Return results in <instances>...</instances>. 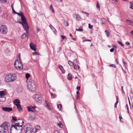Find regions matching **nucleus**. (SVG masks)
I'll return each mask as SVG.
<instances>
[{
  "label": "nucleus",
  "instance_id": "nucleus-62",
  "mask_svg": "<svg viewBox=\"0 0 133 133\" xmlns=\"http://www.w3.org/2000/svg\"><path fill=\"white\" fill-rule=\"evenodd\" d=\"M12 11H13V12H14L15 13V12H16L15 11V10H14V9H12Z\"/></svg>",
  "mask_w": 133,
  "mask_h": 133
},
{
  "label": "nucleus",
  "instance_id": "nucleus-28",
  "mask_svg": "<svg viewBox=\"0 0 133 133\" xmlns=\"http://www.w3.org/2000/svg\"><path fill=\"white\" fill-rule=\"evenodd\" d=\"M50 10L53 13L54 12V10L53 9V7L52 4H51L50 6Z\"/></svg>",
  "mask_w": 133,
  "mask_h": 133
},
{
  "label": "nucleus",
  "instance_id": "nucleus-55",
  "mask_svg": "<svg viewBox=\"0 0 133 133\" xmlns=\"http://www.w3.org/2000/svg\"><path fill=\"white\" fill-rule=\"evenodd\" d=\"M55 1H57V2H62V0H54Z\"/></svg>",
  "mask_w": 133,
  "mask_h": 133
},
{
  "label": "nucleus",
  "instance_id": "nucleus-24",
  "mask_svg": "<svg viewBox=\"0 0 133 133\" xmlns=\"http://www.w3.org/2000/svg\"><path fill=\"white\" fill-rule=\"evenodd\" d=\"M116 97L117 101L116 102L115 104V107L116 108H117L116 105L118 102V96H116Z\"/></svg>",
  "mask_w": 133,
  "mask_h": 133
},
{
  "label": "nucleus",
  "instance_id": "nucleus-42",
  "mask_svg": "<svg viewBox=\"0 0 133 133\" xmlns=\"http://www.w3.org/2000/svg\"><path fill=\"white\" fill-rule=\"evenodd\" d=\"M61 38L62 40H63V39H65L66 38V36L64 35H62L61 36Z\"/></svg>",
  "mask_w": 133,
  "mask_h": 133
},
{
  "label": "nucleus",
  "instance_id": "nucleus-34",
  "mask_svg": "<svg viewBox=\"0 0 133 133\" xmlns=\"http://www.w3.org/2000/svg\"><path fill=\"white\" fill-rule=\"evenodd\" d=\"M25 77L26 78L28 79L30 77V75L28 73H26L25 74Z\"/></svg>",
  "mask_w": 133,
  "mask_h": 133
},
{
  "label": "nucleus",
  "instance_id": "nucleus-41",
  "mask_svg": "<svg viewBox=\"0 0 133 133\" xmlns=\"http://www.w3.org/2000/svg\"><path fill=\"white\" fill-rule=\"evenodd\" d=\"M109 66L110 67H113L115 68H116V66L114 64H110L109 65Z\"/></svg>",
  "mask_w": 133,
  "mask_h": 133
},
{
  "label": "nucleus",
  "instance_id": "nucleus-48",
  "mask_svg": "<svg viewBox=\"0 0 133 133\" xmlns=\"http://www.w3.org/2000/svg\"><path fill=\"white\" fill-rule=\"evenodd\" d=\"M85 41L91 42V40H90V39H85V40H84L83 41V42H85Z\"/></svg>",
  "mask_w": 133,
  "mask_h": 133
},
{
  "label": "nucleus",
  "instance_id": "nucleus-3",
  "mask_svg": "<svg viewBox=\"0 0 133 133\" xmlns=\"http://www.w3.org/2000/svg\"><path fill=\"white\" fill-rule=\"evenodd\" d=\"M9 123L7 122H4L0 126V133H7Z\"/></svg>",
  "mask_w": 133,
  "mask_h": 133
},
{
  "label": "nucleus",
  "instance_id": "nucleus-38",
  "mask_svg": "<svg viewBox=\"0 0 133 133\" xmlns=\"http://www.w3.org/2000/svg\"><path fill=\"white\" fill-rule=\"evenodd\" d=\"M45 107L47 108L49 110H50V108L49 107V105L47 104L45 106Z\"/></svg>",
  "mask_w": 133,
  "mask_h": 133
},
{
  "label": "nucleus",
  "instance_id": "nucleus-59",
  "mask_svg": "<svg viewBox=\"0 0 133 133\" xmlns=\"http://www.w3.org/2000/svg\"><path fill=\"white\" fill-rule=\"evenodd\" d=\"M72 39L74 41H76V39L75 38H72Z\"/></svg>",
  "mask_w": 133,
  "mask_h": 133
},
{
  "label": "nucleus",
  "instance_id": "nucleus-5",
  "mask_svg": "<svg viewBox=\"0 0 133 133\" xmlns=\"http://www.w3.org/2000/svg\"><path fill=\"white\" fill-rule=\"evenodd\" d=\"M17 78L16 74H10L7 75L5 77V80L7 82H12L15 81Z\"/></svg>",
  "mask_w": 133,
  "mask_h": 133
},
{
  "label": "nucleus",
  "instance_id": "nucleus-8",
  "mask_svg": "<svg viewBox=\"0 0 133 133\" xmlns=\"http://www.w3.org/2000/svg\"><path fill=\"white\" fill-rule=\"evenodd\" d=\"M0 31L2 34H6L8 31L6 26L4 25H2L0 28Z\"/></svg>",
  "mask_w": 133,
  "mask_h": 133
},
{
  "label": "nucleus",
  "instance_id": "nucleus-25",
  "mask_svg": "<svg viewBox=\"0 0 133 133\" xmlns=\"http://www.w3.org/2000/svg\"><path fill=\"white\" fill-rule=\"evenodd\" d=\"M76 19L77 20H81V18L79 16L78 14H76Z\"/></svg>",
  "mask_w": 133,
  "mask_h": 133
},
{
  "label": "nucleus",
  "instance_id": "nucleus-23",
  "mask_svg": "<svg viewBox=\"0 0 133 133\" xmlns=\"http://www.w3.org/2000/svg\"><path fill=\"white\" fill-rule=\"evenodd\" d=\"M101 23L102 24H104L106 23V21L105 19L104 18L101 19Z\"/></svg>",
  "mask_w": 133,
  "mask_h": 133
},
{
  "label": "nucleus",
  "instance_id": "nucleus-49",
  "mask_svg": "<svg viewBox=\"0 0 133 133\" xmlns=\"http://www.w3.org/2000/svg\"><path fill=\"white\" fill-rule=\"evenodd\" d=\"M24 15L23 13L22 12H21L20 13H19V16H21H21H22Z\"/></svg>",
  "mask_w": 133,
  "mask_h": 133
},
{
  "label": "nucleus",
  "instance_id": "nucleus-60",
  "mask_svg": "<svg viewBox=\"0 0 133 133\" xmlns=\"http://www.w3.org/2000/svg\"><path fill=\"white\" fill-rule=\"evenodd\" d=\"M37 32H38L40 31V30L38 28H37Z\"/></svg>",
  "mask_w": 133,
  "mask_h": 133
},
{
  "label": "nucleus",
  "instance_id": "nucleus-10",
  "mask_svg": "<svg viewBox=\"0 0 133 133\" xmlns=\"http://www.w3.org/2000/svg\"><path fill=\"white\" fill-rule=\"evenodd\" d=\"M34 98L36 102L40 101L42 99L41 97L40 96L37 94L35 95L34 96Z\"/></svg>",
  "mask_w": 133,
  "mask_h": 133
},
{
  "label": "nucleus",
  "instance_id": "nucleus-4",
  "mask_svg": "<svg viewBox=\"0 0 133 133\" xmlns=\"http://www.w3.org/2000/svg\"><path fill=\"white\" fill-rule=\"evenodd\" d=\"M21 21L22 22L18 21V22L22 25L24 29L25 30L27 33L29 32V28L26 22V20L25 18L24 15L21 17Z\"/></svg>",
  "mask_w": 133,
  "mask_h": 133
},
{
  "label": "nucleus",
  "instance_id": "nucleus-14",
  "mask_svg": "<svg viewBox=\"0 0 133 133\" xmlns=\"http://www.w3.org/2000/svg\"><path fill=\"white\" fill-rule=\"evenodd\" d=\"M15 105H16L17 109L19 112H21L22 111V108L20 104H15Z\"/></svg>",
  "mask_w": 133,
  "mask_h": 133
},
{
  "label": "nucleus",
  "instance_id": "nucleus-20",
  "mask_svg": "<svg viewBox=\"0 0 133 133\" xmlns=\"http://www.w3.org/2000/svg\"><path fill=\"white\" fill-rule=\"evenodd\" d=\"M67 78L69 80H70L72 79V76L71 75L70 73H68V75L67 76Z\"/></svg>",
  "mask_w": 133,
  "mask_h": 133
},
{
  "label": "nucleus",
  "instance_id": "nucleus-37",
  "mask_svg": "<svg viewBox=\"0 0 133 133\" xmlns=\"http://www.w3.org/2000/svg\"><path fill=\"white\" fill-rule=\"evenodd\" d=\"M57 124L60 128H62L63 127V125L60 122Z\"/></svg>",
  "mask_w": 133,
  "mask_h": 133
},
{
  "label": "nucleus",
  "instance_id": "nucleus-61",
  "mask_svg": "<svg viewBox=\"0 0 133 133\" xmlns=\"http://www.w3.org/2000/svg\"><path fill=\"white\" fill-rule=\"evenodd\" d=\"M130 33L133 35V30L130 32Z\"/></svg>",
  "mask_w": 133,
  "mask_h": 133
},
{
  "label": "nucleus",
  "instance_id": "nucleus-19",
  "mask_svg": "<svg viewBox=\"0 0 133 133\" xmlns=\"http://www.w3.org/2000/svg\"><path fill=\"white\" fill-rule=\"evenodd\" d=\"M6 95L4 91H0V96H4Z\"/></svg>",
  "mask_w": 133,
  "mask_h": 133
},
{
  "label": "nucleus",
  "instance_id": "nucleus-54",
  "mask_svg": "<svg viewBox=\"0 0 133 133\" xmlns=\"http://www.w3.org/2000/svg\"><path fill=\"white\" fill-rule=\"evenodd\" d=\"M76 94L77 95V98L78 97V95L79 94V91H77L76 92Z\"/></svg>",
  "mask_w": 133,
  "mask_h": 133
},
{
  "label": "nucleus",
  "instance_id": "nucleus-22",
  "mask_svg": "<svg viewBox=\"0 0 133 133\" xmlns=\"http://www.w3.org/2000/svg\"><path fill=\"white\" fill-rule=\"evenodd\" d=\"M126 21L130 25H133V21L128 19Z\"/></svg>",
  "mask_w": 133,
  "mask_h": 133
},
{
  "label": "nucleus",
  "instance_id": "nucleus-17",
  "mask_svg": "<svg viewBox=\"0 0 133 133\" xmlns=\"http://www.w3.org/2000/svg\"><path fill=\"white\" fill-rule=\"evenodd\" d=\"M50 94L51 97V98L53 99L55 98L57 96L56 95L53 94L52 92H50Z\"/></svg>",
  "mask_w": 133,
  "mask_h": 133
},
{
  "label": "nucleus",
  "instance_id": "nucleus-16",
  "mask_svg": "<svg viewBox=\"0 0 133 133\" xmlns=\"http://www.w3.org/2000/svg\"><path fill=\"white\" fill-rule=\"evenodd\" d=\"M6 100V98L4 96H0V101L1 102H3Z\"/></svg>",
  "mask_w": 133,
  "mask_h": 133
},
{
  "label": "nucleus",
  "instance_id": "nucleus-2",
  "mask_svg": "<svg viewBox=\"0 0 133 133\" xmlns=\"http://www.w3.org/2000/svg\"><path fill=\"white\" fill-rule=\"evenodd\" d=\"M14 65L16 69L18 70H21L23 69V66L21 60L20 54H18L17 59L15 62Z\"/></svg>",
  "mask_w": 133,
  "mask_h": 133
},
{
  "label": "nucleus",
  "instance_id": "nucleus-18",
  "mask_svg": "<svg viewBox=\"0 0 133 133\" xmlns=\"http://www.w3.org/2000/svg\"><path fill=\"white\" fill-rule=\"evenodd\" d=\"M14 103L15 105V104H19L20 103V101L18 99H15L14 101Z\"/></svg>",
  "mask_w": 133,
  "mask_h": 133
},
{
  "label": "nucleus",
  "instance_id": "nucleus-43",
  "mask_svg": "<svg viewBox=\"0 0 133 133\" xmlns=\"http://www.w3.org/2000/svg\"><path fill=\"white\" fill-rule=\"evenodd\" d=\"M89 25V29H91L93 27V26L92 25H91L90 24H88Z\"/></svg>",
  "mask_w": 133,
  "mask_h": 133
},
{
  "label": "nucleus",
  "instance_id": "nucleus-13",
  "mask_svg": "<svg viewBox=\"0 0 133 133\" xmlns=\"http://www.w3.org/2000/svg\"><path fill=\"white\" fill-rule=\"evenodd\" d=\"M23 89L22 86L18 87L16 89V90L18 93H21L23 91Z\"/></svg>",
  "mask_w": 133,
  "mask_h": 133
},
{
  "label": "nucleus",
  "instance_id": "nucleus-26",
  "mask_svg": "<svg viewBox=\"0 0 133 133\" xmlns=\"http://www.w3.org/2000/svg\"><path fill=\"white\" fill-rule=\"evenodd\" d=\"M27 36L26 35L25 33L23 34L21 36V38L22 39L25 38Z\"/></svg>",
  "mask_w": 133,
  "mask_h": 133
},
{
  "label": "nucleus",
  "instance_id": "nucleus-11",
  "mask_svg": "<svg viewBox=\"0 0 133 133\" xmlns=\"http://www.w3.org/2000/svg\"><path fill=\"white\" fill-rule=\"evenodd\" d=\"M2 109L5 111L9 112L12 110V108L9 107H2Z\"/></svg>",
  "mask_w": 133,
  "mask_h": 133
},
{
  "label": "nucleus",
  "instance_id": "nucleus-46",
  "mask_svg": "<svg viewBox=\"0 0 133 133\" xmlns=\"http://www.w3.org/2000/svg\"><path fill=\"white\" fill-rule=\"evenodd\" d=\"M130 8L133 9V3L130 4Z\"/></svg>",
  "mask_w": 133,
  "mask_h": 133
},
{
  "label": "nucleus",
  "instance_id": "nucleus-44",
  "mask_svg": "<svg viewBox=\"0 0 133 133\" xmlns=\"http://www.w3.org/2000/svg\"><path fill=\"white\" fill-rule=\"evenodd\" d=\"M58 68H59L60 70H62L63 69V66L60 65H59Z\"/></svg>",
  "mask_w": 133,
  "mask_h": 133
},
{
  "label": "nucleus",
  "instance_id": "nucleus-53",
  "mask_svg": "<svg viewBox=\"0 0 133 133\" xmlns=\"http://www.w3.org/2000/svg\"><path fill=\"white\" fill-rule=\"evenodd\" d=\"M114 49L113 48H112L110 49V52H112L114 51Z\"/></svg>",
  "mask_w": 133,
  "mask_h": 133
},
{
  "label": "nucleus",
  "instance_id": "nucleus-21",
  "mask_svg": "<svg viewBox=\"0 0 133 133\" xmlns=\"http://www.w3.org/2000/svg\"><path fill=\"white\" fill-rule=\"evenodd\" d=\"M78 65L74 64L73 65L74 66V68L75 69H79L80 68L79 66Z\"/></svg>",
  "mask_w": 133,
  "mask_h": 133
},
{
  "label": "nucleus",
  "instance_id": "nucleus-56",
  "mask_svg": "<svg viewBox=\"0 0 133 133\" xmlns=\"http://www.w3.org/2000/svg\"><path fill=\"white\" fill-rule=\"evenodd\" d=\"M76 89L78 90H79L80 89V87H77L76 88Z\"/></svg>",
  "mask_w": 133,
  "mask_h": 133
},
{
  "label": "nucleus",
  "instance_id": "nucleus-63",
  "mask_svg": "<svg viewBox=\"0 0 133 133\" xmlns=\"http://www.w3.org/2000/svg\"><path fill=\"white\" fill-rule=\"evenodd\" d=\"M112 46L114 48H116V47L114 45H112Z\"/></svg>",
  "mask_w": 133,
  "mask_h": 133
},
{
  "label": "nucleus",
  "instance_id": "nucleus-58",
  "mask_svg": "<svg viewBox=\"0 0 133 133\" xmlns=\"http://www.w3.org/2000/svg\"><path fill=\"white\" fill-rule=\"evenodd\" d=\"M125 107L127 108V110H128L129 109H128V105L127 104L126 105Z\"/></svg>",
  "mask_w": 133,
  "mask_h": 133
},
{
  "label": "nucleus",
  "instance_id": "nucleus-1",
  "mask_svg": "<svg viewBox=\"0 0 133 133\" xmlns=\"http://www.w3.org/2000/svg\"><path fill=\"white\" fill-rule=\"evenodd\" d=\"M24 122L21 119H19L15 121L11 125L10 133H22L23 128L22 126Z\"/></svg>",
  "mask_w": 133,
  "mask_h": 133
},
{
  "label": "nucleus",
  "instance_id": "nucleus-27",
  "mask_svg": "<svg viewBox=\"0 0 133 133\" xmlns=\"http://www.w3.org/2000/svg\"><path fill=\"white\" fill-rule=\"evenodd\" d=\"M106 34H107L106 36L107 37H109L110 35V32L108 30H106L105 31Z\"/></svg>",
  "mask_w": 133,
  "mask_h": 133
},
{
  "label": "nucleus",
  "instance_id": "nucleus-39",
  "mask_svg": "<svg viewBox=\"0 0 133 133\" xmlns=\"http://www.w3.org/2000/svg\"><path fill=\"white\" fill-rule=\"evenodd\" d=\"M119 118L120 119V121L121 122H123V121H122L121 120L122 119V118L121 117V115L120 114L119 115Z\"/></svg>",
  "mask_w": 133,
  "mask_h": 133
},
{
  "label": "nucleus",
  "instance_id": "nucleus-51",
  "mask_svg": "<svg viewBox=\"0 0 133 133\" xmlns=\"http://www.w3.org/2000/svg\"><path fill=\"white\" fill-rule=\"evenodd\" d=\"M125 44L127 46H129L130 44V43L128 42H126Z\"/></svg>",
  "mask_w": 133,
  "mask_h": 133
},
{
  "label": "nucleus",
  "instance_id": "nucleus-40",
  "mask_svg": "<svg viewBox=\"0 0 133 133\" xmlns=\"http://www.w3.org/2000/svg\"><path fill=\"white\" fill-rule=\"evenodd\" d=\"M76 31H82L83 30V29L82 28L78 29H76Z\"/></svg>",
  "mask_w": 133,
  "mask_h": 133
},
{
  "label": "nucleus",
  "instance_id": "nucleus-36",
  "mask_svg": "<svg viewBox=\"0 0 133 133\" xmlns=\"http://www.w3.org/2000/svg\"><path fill=\"white\" fill-rule=\"evenodd\" d=\"M96 7L97 8H98L99 9H100V7L99 4L98 2H97V5H96Z\"/></svg>",
  "mask_w": 133,
  "mask_h": 133
},
{
  "label": "nucleus",
  "instance_id": "nucleus-12",
  "mask_svg": "<svg viewBox=\"0 0 133 133\" xmlns=\"http://www.w3.org/2000/svg\"><path fill=\"white\" fill-rule=\"evenodd\" d=\"M30 46L32 50L34 51H36V49L35 48V45L33 43L31 42L30 44Z\"/></svg>",
  "mask_w": 133,
  "mask_h": 133
},
{
  "label": "nucleus",
  "instance_id": "nucleus-31",
  "mask_svg": "<svg viewBox=\"0 0 133 133\" xmlns=\"http://www.w3.org/2000/svg\"><path fill=\"white\" fill-rule=\"evenodd\" d=\"M73 64L78 65V63L77 59H74L73 62Z\"/></svg>",
  "mask_w": 133,
  "mask_h": 133
},
{
  "label": "nucleus",
  "instance_id": "nucleus-9",
  "mask_svg": "<svg viewBox=\"0 0 133 133\" xmlns=\"http://www.w3.org/2000/svg\"><path fill=\"white\" fill-rule=\"evenodd\" d=\"M36 108V107L35 106L28 107L27 109L29 112H34L36 111L35 109Z\"/></svg>",
  "mask_w": 133,
  "mask_h": 133
},
{
  "label": "nucleus",
  "instance_id": "nucleus-35",
  "mask_svg": "<svg viewBox=\"0 0 133 133\" xmlns=\"http://www.w3.org/2000/svg\"><path fill=\"white\" fill-rule=\"evenodd\" d=\"M62 107V105L61 104H59L57 105V108H58L60 110V109Z\"/></svg>",
  "mask_w": 133,
  "mask_h": 133
},
{
  "label": "nucleus",
  "instance_id": "nucleus-52",
  "mask_svg": "<svg viewBox=\"0 0 133 133\" xmlns=\"http://www.w3.org/2000/svg\"><path fill=\"white\" fill-rule=\"evenodd\" d=\"M62 72V73L63 74H64L65 73V70L63 69H63L62 70H61Z\"/></svg>",
  "mask_w": 133,
  "mask_h": 133
},
{
  "label": "nucleus",
  "instance_id": "nucleus-7",
  "mask_svg": "<svg viewBox=\"0 0 133 133\" xmlns=\"http://www.w3.org/2000/svg\"><path fill=\"white\" fill-rule=\"evenodd\" d=\"M24 131L25 133H32V128L30 125H27L24 126Z\"/></svg>",
  "mask_w": 133,
  "mask_h": 133
},
{
  "label": "nucleus",
  "instance_id": "nucleus-15",
  "mask_svg": "<svg viewBox=\"0 0 133 133\" xmlns=\"http://www.w3.org/2000/svg\"><path fill=\"white\" fill-rule=\"evenodd\" d=\"M49 26L50 27L51 29L52 30L55 34L56 35L57 31L55 28L52 25H50Z\"/></svg>",
  "mask_w": 133,
  "mask_h": 133
},
{
  "label": "nucleus",
  "instance_id": "nucleus-32",
  "mask_svg": "<svg viewBox=\"0 0 133 133\" xmlns=\"http://www.w3.org/2000/svg\"><path fill=\"white\" fill-rule=\"evenodd\" d=\"M68 64L70 66H72L73 65H74L73 62H72L70 61H68Z\"/></svg>",
  "mask_w": 133,
  "mask_h": 133
},
{
  "label": "nucleus",
  "instance_id": "nucleus-47",
  "mask_svg": "<svg viewBox=\"0 0 133 133\" xmlns=\"http://www.w3.org/2000/svg\"><path fill=\"white\" fill-rule=\"evenodd\" d=\"M124 66H125L126 68H127V67L128 65L127 63L125 62H124V63H123Z\"/></svg>",
  "mask_w": 133,
  "mask_h": 133
},
{
  "label": "nucleus",
  "instance_id": "nucleus-6",
  "mask_svg": "<svg viewBox=\"0 0 133 133\" xmlns=\"http://www.w3.org/2000/svg\"><path fill=\"white\" fill-rule=\"evenodd\" d=\"M27 87L29 90L32 92H34L35 90V85L32 82H29L28 83Z\"/></svg>",
  "mask_w": 133,
  "mask_h": 133
},
{
  "label": "nucleus",
  "instance_id": "nucleus-30",
  "mask_svg": "<svg viewBox=\"0 0 133 133\" xmlns=\"http://www.w3.org/2000/svg\"><path fill=\"white\" fill-rule=\"evenodd\" d=\"M64 24L66 26H69V24H68V22L67 21H65L64 20Z\"/></svg>",
  "mask_w": 133,
  "mask_h": 133
},
{
  "label": "nucleus",
  "instance_id": "nucleus-45",
  "mask_svg": "<svg viewBox=\"0 0 133 133\" xmlns=\"http://www.w3.org/2000/svg\"><path fill=\"white\" fill-rule=\"evenodd\" d=\"M12 119L14 120V121H16L17 120V118L16 117H15V116H13L12 117Z\"/></svg>",
  "mask_w": 133,
  "mask_h": 133
},
{
  "label": "nucleus",
  "instance_id": "nucleus-50",
  "mask_svg": "<svg viewBox=\"0 0 133 133\" xmlns=\"http://www.w3.org/2000/svg\"><path fill=\"white\" fill-rule=\"evenodd\" d=\"M36 129H37V130H39L40 129V127L39 126H37L36 127Z\"/></svg>",
  "mask_w": 133,
  "mask_h": 133
},
{
  "label": "nucleus",
  "instance_id": "nucleus-33",
  "mask_svg": "<svg viewBox=\"0 0 133 133\" xmlns=\"http://www.w3.org/2000/svg\"><path fill=\"white\" fill-rule=\"evenodd\" d=\"M117 42L118 44H120L122 46H124V45L121 42L118 41H117Z\"/></svg>",
  "mask_w": 133,
  "mask_h": 133
},
{
  "label": "nucleus",
  "instance_id": "nucleus-57",
  "mask_svg": "<svg viewBox=\"0 0 133 133\" xmlns=\"http://www.w3.org/2000/svg\"><path fill=\"white\" fill-rule=\"evenodd\" d=\"M121 89L122 90V91L123 92V93H124V91L123 89V86L121 87Z\"/></svg>",
  "mask_w": 133,
  "mask_h": 133
},
{
  "label": "nucleus",
  "instance_id": "nucleus-29",
  "mask_svg": "<svg viewBox=\"0 0 133 133\" xmlns=\"http://www.w3.org/2000/svg\"><path fill=\"white\" fill-rule=\"evenodd\" d=\"M32 132L35 133L37 131V129H36V128H35L32 129Z\"/></svg>",
  "mask_w": 133,
  "mask_h": 133
},
{
  "label": "nucleus",
  "instance_id": "nucleus-64",
  "mask_svg": "<svg viewBox=\"0 0 133 133\" xmlns=\"http://www.w3.org/2000/svg\"><path fill=\"white\" fill-rule=\"evenodd\" d=\"M55 133H59L58 131H57L55 132Z\"/></svg>",
  "mask_w": 133,
  "mask_h": 133
}]
</instances>
